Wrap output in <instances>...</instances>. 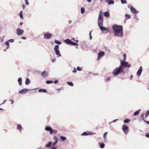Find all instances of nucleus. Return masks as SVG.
Segmentation results:
<instances>
[{
  "label": "nucleus",
  "instance_id": "nucleus-4",
  "mask_svg": "<svg viewBox=\"0 0 149 149\" xmlns=\"http://www.w3.org/2000/svg\"><path fill=\"white\" fill-rule=\"evenodd\" d=\"M54 49L55 52L56 54L57 55L59 56H61L59 50V46L58 45H56L54 47Z\"/></svg>",
  "mask_w": 149,
  "mask_h": 149
},
{
  "label": "nucleus",
  "instance_id": "nucleus-29",
  "mask_svg": "<svg viewBox=\"0 0 149 149\" xmlns=\"http://www.w3.org/2000/svg\"><path fill=\"white\" fill-rule=\"evenodd\" d=\"M67 83L70 86H73V84L72 82H69L68 81L67 82Z\"/></svg>",
  "mask_w": 149,
  "mask_h": 149
},
{
  "label": "nucleus",
  "instance_id": "nucleus-5",
  "mask_svg": "<svg viewBox=\"0 0 149 149\" xmlns=\"http://www.w3.org/2000/svg\"><path fill=\"white\" fill-rule=\"evenodd\" d=\"M52 36V34L51 33H49V32H47L44 35V38L46 39H50Z\"/></svg>",
  "mask_w": 149,
  "mask_h": 149
},
{
  "label": "nucleus",
  "instance_id": "nucleus-63",
  "mask_svg": "<svg viewBox=\"0 0 149 149\" xmlns=\"http://www.w3.org/2000/svg\"><path fill=\"white\" fill-rule=\"evenodd\" d=\"M1 104H0V105H1ZM0 110H3V109H2V108H0Z\"/></svg>",
  "mask_w": 149,
  "mask_h": 149
},
{
  "label": "nucleus",
  "instance_id": "nucleus-28",
  "mask_svg": "<svg viewBox=\"0 0 149 149\" xmlns=\"http://www.w3.org/2000/svg\"><path fill=\"white\" fill-rule=\"evenodd\" d=\"M130 120L129 119H126L124 120V123H127L130 122Z\"/></svg>",
  "mask_w": 149,
  "mask_h": 149
},
{
  "label": "nucleus",
  "instance_id": "nucleus-49",
  "mask_svg": "<svg viewBox=\"0 0 149 149\" xmlns=\"http://www.w3.org/2000/svg\"><path fill=\"white\" fill-rule=\"evenodd\" d=\"M57 141H55L53 143V145H55L57 143Z\"/></svg>",
  "mask_w": 149,
  "mask_h": 149
},
{
  "label": "nucleus",
  "instance_id": "nucleus-52",
  "mask_svg": "<svg viewBox=\"0 0 149 149\" xmlns=\"http://www.w3.org/2000/svg\"><path fill=\"white\" fill-rule=\"evenodd\" d=\"M21 38L22 39H24V40H26V37H23V36Z\"/></svg>",
  "mask_w": 149,
  "mask_h": 149
},
{
  "label": "nucleus",
  "instance_id": "nucleus-21",
  "mask_svg": "<svg viewBox=\"0 0 149 149\" xmlns=\"http://www.w3.org/2000/svg\"><path fill=\"white\" fill-rule=\"evenodd\" d=\"M22 78L21 77L19 78L18 79V81L20 85H21L22 84Z\"/></svg>",
  "mask_w": 149,
  "mask_h": 149
},
{
  "label": "nucleus",
  "instance_id": "nucleus-61",
  "mask_svg": "<svg viewBox=\"0 0 149 149\" xmlns=\"http://www.w3.org/2000/svg\"><path fill=\"white\" fill-rule=\"evenodd\" d=\"M23 24V22H21L20 23V25H22Z\"/></svg>",
  "mask_w": 149,
  "mask_h": 149
},
{
  "label": "nucleus",
  "instance_id": "nucleus-10",
  "mask_svg": "<svg viewBox=\"0 0 149 149\" xmlns=\"http://www.w3.org/2000/svg\"><path fill=\"white\" fill-rule=\"evenodd\" d=\"M130 9L131 12L135 14L138 13V12L136 10L135 8H134L132 6H131L130 7Z\"/></svg>",
  "mask_w": 149,
  "mask_h": 149
},
{
  "label": "nucleus",
  "instance_id": "nucleus-32",
  "mask_svg": "<svg viewBox=\"0 0 149 149\" xmlns=\"http://www.w3.org/2000/svg\"><path fill=\"white\" fill-rule=\"evenodd\" d=\"M85 12V9L84 8H82L81 9V13L83 14Z\"/></svg>",
  "mask_w": 149,
  "mask_h": 149
},
{
  "label": "nucleus",
  "instance_id": "nucleus-17",
  "mask_svg": "<svg viewBox=\"0 0 149 149\" xmlns=\"http://www.w3.org/2000/svg\"><path fill=\"white\" fill-rule=\"evenodd\" d=\"M38 91L39 92H43L44 93H46L47 92V90L45 89H42L41 88L38 90Z\"/></svg>",
  "mask_w": 149,
  "mask_h": 149
},
{
  "label": "nucleus",
  "instance_id": "nucleus-20",
  "mask_svg": "<svg viewBox=\"0 0 149 149\" xmlns=\"http://www.w3.org/2000/svg\"><path fill=\"white\" fill-rule=\"evenodd\" d=\"M30 83V80L28 78H27L26 79V81H25V84L26 85H28Z\"/></svg>",
  "mask_w": 149,
  "mask_h": 149
},
{
  "label": "nucleus",
  "instance_id": "nucleus-30",
  "mask_svg": "<svg viewBox=\"0 0 149 149\" xmlns=\"http://www.w3.org/2000/svg\"><path fill=\"white\" fill-rule=\"evenodd\" d=\"M149 115V111L148 110L147 111L146 113H145V116L146 118L148 117V116Z\"/></svg>",
  "mask_w": 149,
  "mask_h": 149
},
{
  "label": "nucleus",
  "instance_id": "nucleus-15",
  "mask_svg": "<svg viewBox=\"0 0 149 149\" xmlns=\"http://www.w3.org/2000/svg\"><path fill=\"white\" fill-rule=\"evenodd\" d=\"M42 76L43 77H47L48 76V75L47 74V73L45 71H44L41 74Z\"/></svg>",
  "mask_w": 149,
  "mask_h": 149
},
{
  "label": "nucleus",
  "instance_id": "nucleus-8",
  "mask_svg": "<svg viewBox=\"0 0 149 149\" xmlns=\"http://www.w3.org/2000/svg\"><path fill=\"white\" fill-rule=\"evenodd\" d=\"M142 66H141L139 70H138L137 73V75L138 76H140L141 74L142 73Z\"/></svg>",
  "mask_w": 149,
  "mask_h": 149
},
{
  "label": "nucleus",
  "instance_id": "nucleus-12",
  "mask_svg": "<svg viewBox=\"0 0 149 149\" xmlns=\"http://www.w3.org/2000/svg\"><path fill=\"white\" fill-rule=\"evenodd\" d=\"M106 1L108 3L109 5L110 4H113L114 3V1L112 0H106Z\"/></svg>",
  "mask_w": 149,
  "mask_h": 149
},
{
  "label": "nucleus",
  "instance_id": "nucleus-40",
  "mask_svg": "<svg viewBox=\"0 0 149 149\" xmlns=\"http://www.w3.org/2000/svg\"><path fill=\"white\" fill-rule=\"evenodd\" d=\"M91 32H92V31H91L90 33H89V38H90V40H91L92 39V36L91 35Z\"/></svg>",
  "mask_w": 149,
  "mask_h": 149
},
{
  "label": "nucleus",
  "instance_id": "nucleus-53",
  "mask_svg": "<svg viewBox=\"0 0 149 149\" xmlns=\"http://www.w3.org/2000/svg\"><path fill=\"white\" fill-rule=\"evenodd\" d=\"M72 22V21L70 20H69L68 21V23L69 24H71Z\"/></svg>",
  "mask_w": 149,
  "mask_h": 149
},
{
  "label": "nucleus",
  "instance_id": "nucleus-31",
  "mask_svg": "<svg viewBox=\"0 0 149 149\" xmlns=\"http://www.w3.org/2000/svg\"><path fill=\"white\" fill-rule=\"evenodd\" d=\"M61 140L63 141H64L66 139V138L63 136H61L60 137Z\"/></svg>",
  "mask_w": 149,
  "mask_h": 149
},
{
  "label": "nucleus",
  "instance_id": "nucleus-35",
  "mask_svg": "<svg viewBox=\"0 0 149 149\" xmlns=\"http://www.w3.org/2000/svg\"><path fill=\"white\" fill-rule=\"evenodd\" d=\"M88 135V133L86 132H84L81 134L82 136H87Z\"/></svg>",
  "mask_w": 149,
  "mask_h": 149
},
{
  "label": "nucleus",
  "instance_id": "nucleus-38",
  "mask_svg": "<svg viewBox=\"0 0 149 149\" xmlns=\"http://www.w3.org/2000/svg\"><path fill=\"white\" fill-rule=\"evenodd\" d=\"M19 15L20 17L22 19L23 18V15H22V11L20 12L19 13Z\"/></svg>",
  "mask_w": 149,
  "mask_h": 149
},
{
  "label": "nucleus",
  "instance_id": "nucleus-25",
  "mask_svg": "<svg viewBox=\"0 0 149 149\" xmlns=\"http://www.w3.org/2000/svg\"><path fill=\"white\" fill-rule=\"evenodd\" d=\"M9 42V41H6L5 43V44L7 46V49H8L10 47Z\"/></svg>",
  "mask_w": 149,
  "mask_h": 149
},
{
  "label": "nucleus",
  "instance_id": "nucleus-56",
  "mask_svg": "<svg viewBox=\"0 0 149 149\" xmlns=\"http://www.w3.org/2000/svg\"><path fill=\"white\" fill-rule=\"evenodd\" d=\"M58 81V80H55V81H54V83H55V84H56Z\"/></svg>",
  "mask_w": 149,
  "mask_h": 149
},
{
  "label": "nucleus",
  "instance_id": "nucleus-33",
  "mask_svg": "<svg viewBox=\"0 0 149 149\" xmlns=\"http://www.w3.org/2000/svg\"><path fill=\"white\" fill-rule=\"evenodd\" d=\"M121 2L122 4L127 3V2L125 0H121Z\"/></svg>",
  "mask_w": 149,
  "mask_h": 149
},
{
  "label": "nucleus",
  "instance_id": "nucleus-9",
  "mask_svg": "<svg viewBox=\"0 0 149 149\" xmlns=\"http://www.w3.org/2000/svg\"><path fill=\"white\" fill-rule=\"evenodd\" d=\"M105 52H104L101 51L99 52L98 53V58L97 59V60H98L100 57L103 56Z\"/></svg>",
  "mask_w": 149,
  "mask_h": 149
},
{
  "label": "nucleus",
  "instance_id": "nucleus-39",
  "mask_svg": "<svg viewBox=\"0 0 149 149\" xmlns=\"http://www.w3.org/2000/svg\"><path fill=\"white\" fill-rule=\"evenodd\" d=\"M123 61H125L126 60V55L125 54H124L123 55Z\"/></svg>",
  "mask_w": 149,
  "mask_h": 149
},
{
  "label": "nucleus",
  "instance_id": "nucleus-51",
  "mask_svg": "<svg viewBox=\"0 0 149 149\" xmlns=\"http://www.w3.org/2000/svg\"><path fill=\"white\" fill-rule=\"evenodd\" d=\"M111 78V77H109L107 78L106 79V80L107 81H109L110 80V79Z\"/></svg>",
  "mask_w": 149,
  "mask_h": 149
},
{
  "label": "nucleus",
  "instance_id": "nucleus-46",
  "mask_svg": "<svg viewBox=\"0 0 149 149\" xmlns=\"http://www.w3.org/2000/svg\"><path fill=\"white\" fill-rule=\"evenodd\" d=\"M76 72H77V70L75 68H74L72 72L74 73H75Z\"/></svg>",
  "mask_w": 149,
  "mask_h": 149
},
{
  "label": "nucleus",
  "instance_id": "nucleus-59",
  "mask_svg": "<svg viewBox=\"0 0 149 149\" xmlns=\"http://www.w3.org/2000/svg\"><path fill=\"white\" fill-rule=\"evenodd\" d=\"M88 2L90 3L91 2L92 0H86Z\"/></svg>",
  "mask_w": 149,
  "mask_h": 149
},
{
  "label": "nucleus",
  "instance_id": "nucleus-55",
  "mask_svg": "<svg viewBox=\"0 0 149 149\" xmlns=\"http://www.w3.org/2000/svg\"><path fill=\"white\" fill-rule=\"evenodd\" d=\"M55 59H53L52 60V62H54L55 61Z\"/></svg>",
  "mask_w": 149,
  "mask_h": 149
},
{
  "label": "nucleus",
  "instance_id": "nucleus-36",
  "mask_svg": "<svg viewBox=\"0 0 149 149\" xmlns=\"http://www.w3.org/2000/svg\"><path fill=\"white\" fill-rule=\"evenodd\" d=\"M107 134V132H106L104 134L103 137H104V139L105 140L106 139V136Z\"/></svg>",
  "mask_w": 149,
  "mask_h": 149
},
{
  "label": "nucleus",
  "instance_id": "nucleus-62",
  "mask_svg": "<svg viewBox=\"0 0 149 149\" xmlns=\"http://www.w3.org/2000/svg\"><path fill=\"white\" fill-rule=\"evenodd\" d=\"M56 147H53L52 149H56Z\"/></svg>",
  "mask_w": 149,
  "mask_h": 149
},
{
  "label": "nucleus",
  "instance_id": "nucleus-27",
  "mask_svg": "<svg viewBox=\"0 0 149 149\" xmlns=\"http://www.w3.org/2000/svg\"><path fill=\"white\" fill-rule=\"evenodd\" d=\"M125 16L126 19H129L131 17L130 15L127 14H125Z\"/></svg>",
  "mask_w": 149,
  "mask_h": 149
},
{
  "label": "nucleus",
  "instance_id": "nucleus-26",
  "mask_svg": "<svg viewBox=\"0 0 149 149\" xmlns=\"http://www.w3.org/2000/svg\"><path fill=\"white\" fill-rule=\"evenodd\" d=\"M22 128V127L20 125V124H18L17 127V129L18 130H20Z\"/></svg>",
  "mask_w": 149,
  "mask_h": 149
},
{
  "label": "nucleus",
  "instance_id": "nucleus-42",
  "mask_svg": "<svg viewBox=\"0 0 149 149\" xmlns=\"http://www.w3.org/2000/svg\"><path fill=\"white\" fill-rule=\"evenodd\" d=\"M8 41H9V42H14V40L13 39H10Z\"/></svg>",
  "mask_w": 149,
  "mask_h": 149
},
{
  "label": "nucleus",
  "instance_id": "nucleus-23",
  "mask_svg": "<svg viewBox=\"0 0 149 149\" xmlns=\"http://www.w3.org/2000/svg\"><path fill=\"white\" fill-rule=\"evenodd\" d=\"M70 45H72L74 46H77L78 45V44L77 43L74 42H73L72 41Z\"/></svg>",
  "mask_w": 149,
  "mask_h": 149
},
{
  "label": "nucleus",
  "instance_id": "nucleus-54",
  "mask_svg": "<svg viewBox=\"0 0 149 149\" xmlns=\"http://www.w3.org/2000/svg\"><path fill=\"white\" fill-rule=\"evenodd\" d=\"M10 101L11 102V104H13L14 102V101L13 100H10Z\"/></svg>",
  "mask_w": 149,
  "mask_h": 149
},
{
  "label": "nucleus",
  "instance_id": "nucleus-64",
  "mask_svg": "<svg viewBox=\"0 0 149 149\" xmlns=\"http://www.w3.org/2000/svg\"><path fill=\"white\" fill-rule=\"evenodd\" d=\"M75 41H76L77 42H78V40H75Z\"/></svg>",
  "mask_w": 149,
  "mask_h": 149
},
{
  "label": "nucleus",
  "instance_id": "nucleus-13",
  "mask_svg": "<svg viewBox=\"0 0 149 149\" xmlns=\"http://www.w3.org/2000/svg\"><path fill=\"white\" fill-rule=\"evenodd\" d=\"M72 41L69 39H67L64 40L65 42L67 44L70 45Z\"/></svg>",
  "mask_w": 149,
  "mask_h": 149
},
{
  "label": "nucleus",
  "instance_id": "nucleus-22",
  "mask_svg": "<svg viewBox=\"0 0 149 149\" xmlns=\"http://www.w3.org/2000/svg\"><path fill=\"white\" fill-rule=\"evenodd\" d=\"M54 42L56 44L58 45H61L62 43L60 41L56 40H55Z\"/></svg>",
  "mask_w": 149,
  "mask_h": 149
},
{
  "label": "nucleus",
  "instance_id": "nucleus-58",
  "mask_svg": "<svg viewBox=\"0 0 149 149\" xmlns=\"http://www.w3.org/2000/svg\"><path fill=\"white\" fill-rule=\"evenodd\" d=\"M133 77V76L132 75H131L130 76V79H131Z\"/></svg>",
  "mask_w": 149,
  "mask_h": 149
},
{
  "label": "nucleus",
  "instance_id": "nucleus-18",
  "mask_svg": "<svg viewBox=\"0 0 149 149\" xmlns=\"http://www.w3.org/2000/svg\"><path fill=\"white\" fill-rule=\"evenodd\" d=\"M45 130L47 131H50L52 130V127L49 126L46 127H45Z\"/></svg>",
  "mask_w": 149,
  "mask_h": 149
},
{
  "label": "nucleus",
  "instance_id": "nucleus-11",
  "mask_svg": "<svg viewBox=\"0 0 149 149\" xmlns=\"http://www.w3.org/2000/svg\"><path fill=\"white\" fill-rule=\"evenodd\" d=\"M122 129L123 131L125 133L126 131L128 130V128L127 126L124 125L122 126Z\"/></svg>",
  "mask_w": 149,
  "mask_h": 149
},
{
  "label": "nucleus",
  "instance_id": "nucleus-47",
  "mask_svg": "<svg viewBox=\"0 0 149 149\" xmlns=\"http://www.w3.org/2000/svg\"><path fill=\"white\" fill-rule=\"evenodd\" d=\"M25 1L26 4V5H29V3L28 2V0H26V1Z\"/></svg>",
  "mask_w": 149,
  "mask_h": 149
},
{
  "label": "nucleus",
  "instance_id": "nucleus-6",
  "mask_svg": "<svg viewBox=\"0 0 149 149\" xmlns=\"http://www.w3.org/2000/svg\"><path fill=\"white\" fill-rule=\"evenodd\" d=\"M23 30L19 28H17L16 30L17 34L18 36H21L24 33Z\"/></svg>",
  "mask_w": 149,
  "mask_h": 149
},
{
  "label": "nucleus",
  "instance_id": "nucleus-14",
  "mask_svg": "<svg viewBox=\"0 0 149 149\" xmlns=\"http://www.w3.org/2000/svg\"><path fill=\"white\" fill-rule=\"evenodd\" d=\"M100 28V30L102 31L105 30V31H107L108 30V29L107 28H106L102 26H101L99 27Z\"/></svg>",
  "mask_w": 149,
  "mask_h": 149
},
{
  "label": "nucleus",
  "instance_id": "nucleus-2",
  "mask_svg": "<svg viewBox=\"0 0 149 149\" xmlns=\"http://www.w3.org/2000/svg\"><path fill=\"white\" fill-rule=\"evenodd\" d=\"M113 29L114 32V35L115 36L122 38L123 35V27L121 26L116 24L113 26Z\"/></svg>",
  "mask_w": 149,
  "mask_h": 149
},
{
  "label": "nucleus",
  "instance_id": "nucleus-60",
  "mask_svg": "<svg viewBox=\"0 0 149 149\" xmlns=\"http://www.w3.org/2000/svg\"><path fill=\"white\" fill-rule=\"evenodd\" d=\"M22 8L23 9H24L25 8V6L24 5H23L22 6Z\"/></svg>",
  "mask_w": 149,
  "mask_h": 149
},
{
  "label": "nucleus",
  "instance_id": "nucleus-24",
  "mask_svg": "<svg viewBox=\"0 0 149 149\" xmlns=\"http://www.w3.org/2000/svg\"><path fill=\"white\" fill-rule=\"evenodd\" d=\"M52 144V143L51 142H49L48 143H47L46 145V148H49L50 147L51 145Z\"/></svg>",
  "mask_w": 149,
  "mask_h": 149
},
{
  "label": "nucleus",
  "instance_id": "nucleus-19",
  "mask_svg": "<svg viewBox=\"0 0 149 149\" xmlns=\"http://www.w3.org/2000/svg\"><path fill=\"white\" fill-rule=\"evenodd\" d=\"M141 109H139V110H137L136 111L134 112V116H136L139 114L140 111H141Z\"/></svg>",
  "mask_w": 149,
  "mask_h": 149
},
{
  "label": "nucleus",
  "instance_id": "nucleus-43",
  "mask_svg": "<svg viewBox=\"0 0 149 149\" xmlns=\"http://www.w3.org/2000/svg\"><path fill=\"white\" fill-rule=\"evenodd\" d=\"M118 119H116V120H113V121H112V122H111L110 123H109L110 124L111 123H115V122L116 121H118Z\"/></svg>",
  "mask_w": 149,
  "mask_h": 149
},
{
  "label": "nucleus",
  "instance_id": "nucleus-1",
  "mask_svg": "<svg viewBox=\"0 0 149 149\" xmlns=\"http://www.w3.org/2000/svg\"><path fill=\"white\" fill-rule=\"evenodd\" d=\"M120 65L118 67L115 69L112 72L113 75L114 77L117 76L122 72L126 67L130 68L131 67V64H128L126 61L120 60Z\"/></svg>",
  "mask_w": 149,
  "mask_h": 149
},
{
  "label": "nucleus",
  "instance_id": "nucleus-50",
  "mask_svg": "<svg viewBox=\"0 0 149 149\" xmlns=\"http://www.w3.org/2000/svg\"><path fill=\"white\" fill-rule=\"evenodd\" d=\"M53 130L52 129V130H50V133L51 134H53Z\"/></svg>",
  "mask_w": 149,
  "mask_h": 149
},
{
  "label": "nucleus",
  "instance_id": "nucleus-45",
  "mask_svg": "<svg viewBox=\"0 0 149 149\" xmlns=\"http://www.w3.org/2000/svg\"><path fill=\"white\" fill-rule=\"evenodd\" d=\"M53 134H55L57 133V131L56 130H53Z\"/></svg>",
  "mask_w": 149,
  "mask_h": 149
},
{
  "label": "nucleus",
  "instance_id": "nucleus-44",
  "mask_svg": "<svg viewBox=\"0 0 149 149\" xmlns=\"http://www.w3.org/2000/svg\"><path fill=\"white\" fill-rule=\"evenodd\" d=\"M143 120L147 124H148L149 125V121H146L145 120V119H144V118H143Z\"/></svg>",
  "mask_w": 149,
  "mask_h": 149
},
{
  "label": "nucleus",
  "instance_id": "nucleus-3",
  "mask_svg": "<svg viewBox=\"0 0 149 149\" xmlns=\"http://www.w3.org/2000/svg\"><path fill=\"white\" fill-rule=\"evenodd\" d=\"M101 11H100L99 13L98 20V25L99 27L103 26V17L101 14Z\"/></svg>",
  "mask_w": 149,
  "mask_h": 149
},
{
  "label": "nucleus",
  "instance_id": "nucleus-41",
  "mask_svg": "<svg viewBox=\"0 0 149 149\" xmlns=\"http://www.w3.org/2000/svg\"><path fill=\"white\" fill-rule=\"evenodd\" d=\"M77 69L79 71H81L82 70L81 68L79 67H77Z\"/></svg>",
  "mask_w": 149,
  "mask_h": 149
},
{
  "label": "nucleus",
  "instance_id": "nucleus-57",
  "mask_svg": "<svg viewBox=\"0 0 149 149\" xmlns=\"http://www.w3.org/2000/svg\"><path fill=\"white\" fill-rule=\"evenodd\" d=\"M6 100H4V102L3 103H2L1 104H3L6 102Z\"/></svg>",
  "mask_w": 149,
  "mask_h": 149
},
{
  "label": "nucleus",
  "instance_id": "nucleus-37",
  "mask_svg": "<svg viewBox=\"0 0 149 149\" xmlns=\"http://www.w3.org/2000/svg\"><path fill=\"white\" fill-rule=\"evenodd\" d=\"M100 146V148H103L104 147V144L103 143H101Z\"/></svg>",
  "mask_w": 149,
  "mask_h": 149
},
{
  "label": "nucleus",
  "instance_id": "nucleus-48",
  "mask_svg": "<svg viewBox=\"0 0 149 149\" xmlns=\"http://www.w3.org/2000/svg\"><path fill=\"white\" fill-rule=\"evenodd\" d=\"M146 137L149 138V133H147L146 134Z\"/></svg>",
  "mask_w": 149,
  "mask_h": 149
},
{
  "label": "nucleus",
  "instance_id": "nucleus-7",
  "mask_svg": "<svg viewBox=\"0 0 149 149\" xmlns=\"http://www.w3.org/2000/svg\"><path fill=\"white\" fill-rule=\"evenodd\" d=\"M28 90H30L28 89H27L24 88L23 89L21 90V91H19V94H23L24 93H26L27 91Z\"/></svg>",
  "mask_w": 149,
  "mask_h": 149
},
{
  "label": "nucleus",
  "instance_id": "nucleus-16",
  "mask_svg": "<svg viewBox=\"0 0 149 149\" xmlns=\"http://www.w3.org/2000/svg\"><path fill=\"white\" fill-rule=\"evenodd\" d=\"M103 14L105 17H108L110 15L108 11L103 13Z\"/></svg>",
  "mask_w": 149,
  "mask_h": 149
},
{
  "label": "nucleus",
  "instance_id": "nucleus-34",
  "mask_svg": "<svg viewBox=\"0 0 149 149\" xmlns=\"http://www.w3.org/2000/svg\"><path fill=\"white\" fill-rule=\"evenodd\" d=\"M53 82V81H46V83L47 84H50L52 83Z\"/></svg>",
  "mask_w": 149,
  "mask_h": 149
}]
</instances>
